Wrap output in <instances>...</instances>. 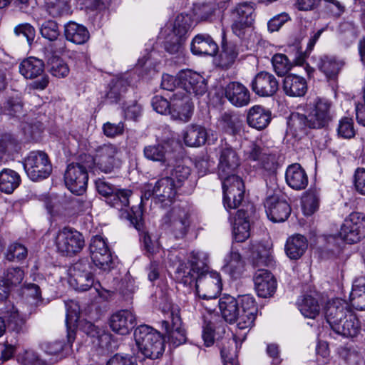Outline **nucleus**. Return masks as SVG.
<instances>
[{
	"label": "nucleus",
	"mask_w": 365,
	"mask_h": 365,
	"mask_svg": "<svg viewBox=\"0 0 365 365\" xmlns=\"http://www.w3.org/2000/svg\"><path fill=\"white\" fill-rule=\"evenodd\" d=\"M119 148L114 144L105 143L95 149V155L92 158L88 156L89 165L95 164L103 173H112L120 169L121 160L118 157Z\"/></svg>",
	"instance_id": "nucleus-4"
},
{
	"label": "nucleus",
	"mask_w": 365,
	"mask_h": 365,
	"mask_svg": "<svg viewBox=\"0 0 365 365\" xmlns=\"http://www.w3.org/2000/svg\"><path fill=\"white\" fill-rule=\"evenodd\" d=\"M218 125L223 132L234 135L240 131L242 121L237 113L225 112L218 120Z\"/></svg>",
	"instance_id": "nucleus-38"
},
{
	"label": "nucleus",
	"mask_w": 365,
	"mask_h": 365,
	"mask_svg": "<svg viewBox=\"0 0 365 365\" xmlns=\"http://www.w3.org/2000/svg\"><path fill=\"white\" fill-rule=\"evenodd\" d=\"M93 274L72 275L69 283L76 290L85 292L90 289L93 284Z\"/></svg>",
	"instance_id": "nucleus-54"
},
{
	"label": "nucleus",
	"mask_w": 365,
	"mask_h": 365,
	"mask_svg": "<svg viewBox=\"0 0 365 365\" xmlns=\"http://www.w3.org/2000/svg\"><path fill=\"white\" fill-rule=\"evenodd\" d=\"M225 96L236 107L247 106L250 102V93L247 88L239 82H230L225 88Z\"/></svg>",
	"instance_id": "nucleus-25"
},
{
	"label": "nucleus",
	"mask_w": 365,
	"mask_h": 365,
	"mask_svg": "<svg viewBox=\"0 0 365 365\" xmlns=\"http://www.w3.org/2000/svg\"><path fill=\"white\" fill-rule=\"evenodd\" d=\"M144 157L150 161L158 162L168 170L173 163L172 153L162 143L148 145L143 148Z\"/></svg>",
	"instance_id": "nucleus-26"
},
{
	"label": "nucleus",
	"mask_w": 365,
	"mask_h": 365,
	"mask_svg": "<svg viewBox=\"0 0 365 365\" xmlns=\"http://www.w3.org/2000/svg\"><path fill=\"white\" fill-rule=\"evenodd\" d=\"M190 46L192 52L195 55L215 56L218 51L215 41L206 34L195 36Z\"/></svg>",
	"instance_id": "nucleus-27"
},
{
	"label": "nucleus",
	"mask_w": 365,
	"mask_h": 365,
	"mask_svg": "<svg viewBox=\"0 0 365 365\" xmlns=\"http://www.w3.org/2000/svg\"><path fill=\"white\" fill-rule=\"evenodd\" d=\"M272 63L275 73L279 76L286 75L292 68V64L287 56L282 53L274 55Z\"/></svg>",
	"instance_id": "nucleus-55"
},
{
	"label": "nucleus",
	"mask_w": 365,
	"mask_h": 365,
	"mask_svg": "<svg viewBox=\"0 0 365 365\" xmlns=\"http://www.w3.org/2000/svg\"><path fill=\"white\" fill-rule=\"evenodd\" d=\"M344 63L336 57L323 55L318 58L317 67L322 72L328 80H335Z\"/></svg>",
	"instance_id": "nucleus-31"
},
{
	"label": "nucleus",
	"mask_w": 365,
	"mask_h": 365,
	"mask_svg": "<svg viewBox=\"0 0 365 365\" xmlns=\"http://www.w3.org/2000/svg\"><path fill=\"white\" fill-rule=\"evenodd\" d=\"M264 207L268 218L274 222H284L291 212V207L288 202L277 195L267 197Z\"/></svg>",
	"instance_id": "nucleus-20"
},
{
	"label": "nucleus",
	"mask_w": 365,
	"mask_h": 365,
	"mask_svg": "<svg viewBox=\"0 0 365 365\" xmlns=\"http://www.w3.org/2000/svg\"><path fill=\"white\" fill-rule=\"evenodd\" d=\"M94 264L88 258H81L74 263L70 269L71 276L93 274Z\"/></svg>",
	"instance_id": "nucleus-57"
},
{
	"label": "nucleus",
	"mask_w": 365,
	"mask_h": 365,
	"mask_svg": "<svg viewBox=\"0 0 365 365\" xmlns=\"http://www.w3.org/2000/svg\"><path fill=\"white\" fill-rule=\"evenodd\" d=\"M255 17V9L251 3L237 4L231 12L232 32L239 38H243L247 30L252 26Z\"/></svg>",
	"instance_id": "nucleus-11"
},
{
	"label": "nucleus",
	"mask_w": 365,
	"mask_h": 365,
	"mask_svg": "<svg viewBox=\"0 0 365 365\" xmlns=\"http://www.w3.org/2000/svg\"><path fill=\"white\" fill-rule=\"evenodd\" d=\"M75 339L76 331L74 330H68L67 331V343L61 340L44 341L41 344V347L48 354L56 355L60 353L68 354Z\"/></svg>",
	"instance_id": "nucleus-35"
},
{
	"label": "nucleus",
	"mask_w": 365,
	"mask_h": 365,
	"mask_svg": "<svg viewBox=\"0 0 365 365\" xmlns=\"http://www.w3.org/2000/svg\"><path fill=\"white\" fill-rule=\"evenodd\" d=\"M127 86L128 82L123 78L112 79L105 95V101L110 104L118 103L122 94L126 91Z\"/></svg>",
	"instance_id": "nucleus-44"
},
{
	"label": "nucleus",
	"mask_w": 365,
	"mask_h": 365,
	"mask_svg": "<svg viewBox=\"0 0 365 365\" xmlns=\"http://www.w3.org/2000/svg\"><path fill=\"white\" fill-rule=\"evenodd\" d=\"M91 165L72 163L67 166L64 180L68 190L78 195L83 194L86 189L88 175L87 169Z\"/></svg>",
	"instance_id": "nucleus-9"
},
{
	"label": "nucleus",
	"mask_w": 365,
	"mask_h": 365,
	"mask_svg": "<svg viewBox=\"0 0 365 365\" xmlns=\"http://www.w3.org/2000/svg\"><path fill=\"white\" fill-rule=\"evenodd\" d=\"M337 133L339 137L345 139H350L354 137L355 129L352 118L348 117L341 118L339 122Z\"/></svg>",
	"instance_id": "nucleus-62"
},
{
	"label": "nucleus",
	"mask_w": 365,
	"mask_h": 365,
	"mask_svg": "<svg viewBox=\"0 0 365 365\" xmlns=\"http://www.w3.org/2000/svg\"><path fill=\"white\" fill-rule=\"evenodd\" d=\"M250 87L257 96L270 97L277 92L279 81L272 73L260 71L252 80Z\"/></svg>",
	"instance_id": "nucleus-17"
},
{
	"label": "nucleus",
	"mask_w": 365,
	"mask_h": 365,
	"mask_svg": "<svg viewBox=\"0 0 365 365\" xmlns=\"http://www.w3.org/2000/svg\"><path fill=\"white\" fill-rule=\"evenodd\" d=\"M20 182V175L16 171L4 168L0 172V191L11 194L19 186Z\"/></svg>",
	"instance_id": "nucleus-42"
},
{
	"label": "nucleus",
	"mask_w": 365,
	"mask_h": 365,
	"mask_svg": "<svg viewBox=\"0 0 365 365\" xmlns=\"http://www.w3.org/2000/svg\"><path fill=\"white\" fill-rule=\"evenodd\" d=\"M350 301L356 309L365 310V276L359 277L354 281Z\"/></svg>",
	"instance_id": "nucleus-41"
},
{
	"label": "nucleus",
	"mask_w": 365,
	"mask_h": 365,
	"mask_svg": "<svg viewBox=\"0 0 365 365\" xmlns=\"http://www.w3.org/2000/svg\"><path fill=\"white\" fill-rule=\"evenodd\" d=\"M40 33L42 37L50 41L56 40L60 35L58 25L55 21H46L41 25Z\"/></svg>",
	"instance_id": "nucleus-60"
},
{
	"label": "nucleus",
	"mask_w": 365,
	"mask_h": 365,
	"mask_svg": "<svg viewBox=\"0 0 365 365\" xmlns=\"http://www.w3.org/2000/svg\"><path fill=\"white\" fill-rule=\"evenodd\" d=\"M19 68L20 73L25 78L34 79L41 76L39 80L31 83L33 88L43 90L48 86V77L43 75L44 63L43 61L35 57H29L21 62Z\"/></svg>",
	"instance_id": "nucleus-14"
},
{
	"label": "nucleus",
	"mask_w": 365,
	"mask_h": 365,
	"mask_svg": "<svg viewBox=\"0 0 365 365\" xmlns=\"http://www.w3.org/2000/svg\"><path fill=\"white\" fill-rule=\"evenodd\" d=\"M23 164L25 172L32 181L46 179L52 172V164L44 151H31L24 159Z\"/></svg>",
	"instance_id": "nucleus-5"
},
{
	"label": "nucleus",
	"mask_w": 365,
	"mask_h": 365,
	"mask_svg": "<svg viewBox=\"0 0 365 365\" xmlns=\"http://www.w3.org/2000/svg\"><path fill=\"white\" fill-rule=\"evenodd\" d=\"M238 56L237 46L234 43H227L222 46V51L220 55V65L224 68H228L232 66Z\"/></svg>",
	"instance_id": "nucleus-50"
},
{
	"label": "nucleus",
	"mask_w": 365,
	"mask_h": 365,
	"mask_svg": "<svg viewBox=\"0 0 365 365\" xmlns=\"http://www.w3.org/2000/svg\"><path fill=\"white\" fill-rule=\"evenodd\" d=\"M27 256V249L19 243H14L11 245L7 250L6 258L9 261H14V260H22L25 259Z\"/></svg>",
	"instance_id": "nucleus-64"
},
{
	"label": "nucleus",
	"mask_w": 365,
	"mask_h": 365,
	"mask_svg": "<svg viewBox=\"0 0 365 365\" xmlns=\"http://www.w3.org/2000/svg\"><path fill=\"white\" fill-rule=\"evenodd\" d=\"M164 221L168 225V230L175 239H182L187 235L190 227V214L185 208L175 207L165 216Z\"/></svg>",
	"instance_id": "nucleus-12"
},
{
	"label": "nucleus",
	"mask_w": 365,
	"mask_h": 365,
	"mask_svg": "<svg viewBox=\"0 0 365 365\" xmlns=\"http://www.w3.org/2000/svg\"><path fill=\"white\" fill-rule=\"evenodd\" d=\"M283 90L285 94L289 96H303L307 91V81L305 78L302 76L289 74L284 78Z\"/></svg>",
	"instance_id": "nucleus-32"
},
{
	"label": "nucleus",
	"mask_w": 365,
	"mask_h": 365,
	"mask_svg": "<svg viewBox=\"0 0 365 365\" xmlns=\"http://www.w3.org/2000/svg\"><path fill=\"white\" fill-rule=\"evenodd\" d=\"M130 222L134 225L135 228L140 232V239L143 240V244L146 252L153 255L159 250V246L157 242L153 241L150 235L143 230L144 222L142 217L141 212L134 213V215H130Z\"/></svg>",
	"instance_id": "nucleus-33"
},
{
	"label": "nucleus",
	"mask_w": 365,
	"mask_h": 365,
	"mask_svg": "<svg viewBox=\"0 0 365 365\" xmlns=\"http://www.w3.org/2000/svg\"><path fill=\"white\" fill-rule=\"evenodd\" d=\"M185 41V38L170 32L165 38V49L171 54L179 53Z\"/></svg>",
	"instance_id": "nucleus-59"
},
{
	"label": "nucleus",
	"mask_w": 365,
	"mask_h": 365,
	"mask_svg": "<svg viewBox=\"0 0 365 365\" xmlns=\"http://www.w3.org/2000/svg\"><path fill=\"white\" fill-rule=\"evenodd\" d=\"M218 175L222 181L223 203L229 210L237 208L242 202L245 185L242 180L235 174L240 165V158L228 144H222L219 151Z\"/></svg>",
	"instance_id": "nucleus-1"
},
{
	"label": "nucleus",
	"mask_w": 365,
	"mask_h": 365,
	"mask_svg": "<svg viewBox=\"0 0 365 365\" xmlns=\"http://www.w3.org/2000/svg\"><path fill=\"white\" fill-rule=\"evenodd\" d=\"M178 187L175 185L173 178L163 177L157 180L154 185L147 184L144 186L141 200H148L155 197L160 202H172L177 194Z\"/></svg>",
	"instance_id": "nucleus-8"
},
{
	"label": "nucleus",
	"mask_w": 365,
	"mask_h": 365,
	"mask_svg": "<svg viewBox=\"0 0 365 365\" xmlns=\"http://www.w3.org/2000/svg\"><path fill=\"white\" fill-rule=\"evenodd\" d=\"M218 307L222 317L230 324L235 322L240 312L239 302L237 299L230 296L224 295L219 299H217L210 307H205L209 312L215 311L216 307Z\"/></svg>",
	"instance_id": "nucleus-24"
},
{
	"label": "nucleus",
	"mask_w": 365,
	"mask_h": 365,
	"mask_svg": "<svg viewBox=\"0 0 365 365\" xmlns=\"http://www.w3.org/2000/svg\"><path fill=\"white\" fill-rule=\"evenodd\" d=\"M225 270L232 278H237L242 274L244 268V262L238 250L232 247L230 255L225 258Z\"/></svg>",
	"instance_id": "nucleus-43"
},
{
	"label": "nucleus",
	"mask_w": 365,
	"mask_h": 365,
	"mask_svg": "<svg viewBox=\"0 0 365 365\" xmlns=\"http://www.w3.org/2000/svg\"><path fill=\"white\" fill-rule=\"evenodd\" d=\"M269 257V247L260 242L253 243L249 247L248 259L255 267L267 265Z\"/></svg>",
	"instance_id": "nucleus-37"
},
{
	"label": "nucleus",
	"mask_w": 365,
	"mask_h": 365,
	"mask_svg": "<svg viewBox=\"0 0 365 365\" xmlns=\"http://www.w3.org/2000/svg\"><path fill=\"white\" fill-rule=\"evenodd\" d=\"M325 318L331 329L344 337H354L360 330L358 318L344 299L329 301L325 308Z\"/></svg>",
	"instance_id": "nucleus-2"
},
{
	"label": "nucleus",
	"mask_w": 365,
	"mask_h": 365,
	"mask_svg": "<svg viewBox=\"0 0 365 365\" xmlns=\"http://www.w3.org/2000/svg\"><path fill=\"white\" fill-rule=\"evenodd\" d=\"M136 324L135 314L129 309L119 310L110 318L111 329L120 335H126L134 328Z\"/></svg>",
	"instance_id": "nucleus-23"
},
{
	"label": "nucleus",
	"mask_w": 365,
	"mask_h": 365,
	"mask_svg": "<svg viewBox=\"0 0 365 365\" xmlns=\"http://www.w3.org/2000/svg\"><path fill=\"white\" fill-rule=\"evenodd\" d=\"M170 259L173 262V266L176 267V279L184 285L195 284L198 275L201 274L200 272L206 271L207 257L206 253L202 252H191L187 262L173 254L170 255Z\"/></svg>",
	"instance_id": "nucleus-3"
},
{
	"label": "nucleus",
	"mask_w": 365,
	"mask_h": 365,
	"mask_svg": "<svg viewBox=\"0 0 365 365\" xmlns=\"http://www.w3.org/2000/svg\"><path fill=\"white\" fill-rule=\"evenodd\" d=\"M66 324L67 331L74 330L76 322H78L80 316V307L78 304L74 302L66 304Z\"/></svg>",
	"instance_id": "nucleus-58"
},
{
	"label": "nucleus",
	"mask_w": 365,
	"mask_h": 365,
	"mask_svg": "<svg viewBox=\"0 0 365 365\" xmlns=\"http://www.w3.org/2000/svg\"><path fill=\"white\" fill-rule=\"evenodd\" d=\"M0 337L9 331L20 333L24 331L25 320L20 315L17 308L10 302L0 309Z\"/></svg>",
	"instance_id": "nucleus-15"
},
{
	"label": "nucleus",
	"mask_w": 365,
	"mask_h": 365,
	"mask_svg": "<svg viewBox=\"0 0 365 365\" xmlns=\"http://www.w3.org/2000/svg\"><path fill=\"white\" fill-rule=\"evenodd\" d=\"M64 35L66 40L79 45L85 43L90 38L87 28L74 21H69L65 24Z\"/></svg>",
	"instance_id": "nucleus-34"
},
{
	"label": "nucleus",
	"mask_w": 365,
	"mask_h": 365,
	"mask_svg": "<svg viewBox=\"0 0 365 365\" xmlns=\"http://www.w3.org/2000/svg\"><path fill=\"white\" fill-rule=\"evenodd\" d=\"M239 302V307L241 312H245L248 316H257V306L255 303V298L250 295L246 294L240 297L237 299Z\"/></svg>",
	"instance_id": "nucleus-61"
},
{
	"label": "nucleus",
	"mask_w": 365,
	"mask_h": 365,
	"mask_svg": "<svg viewBox=\"0 0 365 365\" xmlns=\"http://www.w3.org/2000/svg\"><path fill=\"white\" fill-rule=\"evenodd\" d=\"M193 26L194 20L192 16L188 14H180L175 17L171 32L187 39L188 33Z\"/></svg>",
	"instance_id": "nucleus-45"
},
{
	"label": "nucleus",
	"mask_w": 365,
	"mask_h": 365,
	"mask_svg": "<svg viewBox=\"0 0 365 365\" xmlns=\"http://www.w3.org/2000/svg\"><path fill=\"white\" fill-rule=\"evenodd\" d=\"M331 103L327 100L317 98L307 106V113L311 128L327 127L332 120Z\"/></svg>",
	"instance_id": "nucleus-13"
},
{
	"label": "nucleus",
	"mask_w": 365,
	"mask_h": 365,
	"mask_svg": "<svg viewBox=\"0 0 365 365\" xmlns=\"http://www.w3.org/2000/svg\"><path fill=\"white\" fill-rule=\"evenodd\" d=\"M156 340L148 341L138 347L139 351L145 357L156 359L163 356L165 351V342L161 334L155 337Z\"/></svg>",
	"instance_id": "nucleus-40"
},
{
	"label": "nucleus",
	"mask_w": 365,
	"mask_h": 365,
	"mask_svg": "<svg viewBox=\"0 0 365 365\" xmlns=\"http://www.w3.org/2000/svg\"><path fill=\"white\" fill-rule=\"evenodd\" d=\"M132 194L131 190L127 189L115 190L113 193L107 198V202L112 207L121 209L129 205V197Z\"/></svg>",
	"instance_id": "nucleus-51"
},
{
	"label": "nucleus",
	"mask_w": 365,
	"mask_h": 365,
	"mask_svg": "<svg viewBox=\"0 0 365 365\" xmlns=\"http://www.w3.org/2000/svg\"><path fill=\"white\" fill-rule=\"evenodd\" d=\"M186 145L190 147L200 146L210 140L208 133L204 127L200 125L188 126L183 134Z\"/></svg>",
	"instance_id": "nucleus-36"
},
{
	"label": "nucleus",
	"mask_w": 365,
	"mask_h": 365,
	"mask_svg": "<svg viewBox=\"0 0 365 365\" xmlns=\"http://www.w3.org/2000/svg\"><path fill=\"white\" fill-rule=\"evenodd\" d=\"M164 171L166 172V175H170L169 177L173 178L178 187L182 185L191 174V170L189 167L184 165H174V162L168 170L165 169Z\"/></svg>",
	"instance_id": "nucleus-49"
},
{
	"label": "nucleus",
	"mask_w": 365,
	"mask_h": 365,
	"mask_svg": "<svg viewBox=\"0 0 365 365\" xmlns=\"http://www.w3.org/2000/svg\"><path fill=\"white\" fill-rule=\"evenodd\" d=\"M197 282L195 284L196 294L205 300L217 301V297L222 290V282L220 274L217 272H208L207 265L206 271L200 272Z\"/></svg>",
	"instance_id": "nucleus-7"
},
{
	"label": "nucleus",
	"mask_w": 365,
	"mask_h": 365,
	"mask_svg": "<svg viewBox=\"0 0 365 365\" xmlns=\"http://www.w3.org/2000/svg\"><path fill=\"white\" fill-rule=\"evenodd\" d=\"M171 110L170 115L173 120L187 122L192 114L193 105L185 93L178 91L170 97Z\"/></svg>",
	"instance_id": "nucleus-18"
},
{
	"label": "nucleus",
	"mask_w": 365,
	"mask_h": 365,
	"mask_svg": "<svg viewBox=\"0 0 365 365\" xmlns=\"http://www.w3.org/2000/svg\"><path fill=\"white\" fill-rule=\"evenodd\" d=\"M49 72L53 76L63 78L69 73L67 63L61 58L53 56L48 61Z\"/></svg>",
	"instance_id": "nucleus-52"
},
{
	"label": "nucleus",
	"mask_w": 365,
	"mask_h": 365,
	"mask_svg": "<svg viewBox=\"0 0 365 365\" xmlns=\"http://www.w3.org/2000/svg\"><path fill=\"white\" fill-rule=\"evenodd\" d=\"M180 84L183 93H192L196 96H202L207 91V84L204 78L190 70L180 72Z\"/></svg>",
	"instance_id": "nucleus-19"
},
{
	"label": "nucleus",
	"mask_w": 365,
	"mask_h": 365,
	"mask_svg": "<svg viewBox=\"0 0 365 365\" xmlns=\"http://www.w3.org/2000/svg\"><path fill=\"white\" fill-rule=\"evenodd\" d=\"M91 259L96 267L104 271L113 268V261L105 240L99 235L93 237L90 244Z\"/></svg>",
	"instance_id": "nucleus-16"
},
{
	"label": "nucleus",
	"mask_w": 365,
	"mask_h": 365,
	"mask_svg": "<svg viewBox=\"0 0 365 365\" xmlns=\"http://www.w3.org/2000/svg\"><path fill=\"white\" fill-rule=\"evenodd\" d=\"M319 205V196L317 191L309 190L302 198V209L306 215L314 213Z\"/></svg>",
	"instance_id": "nucleus-53"
},
{
	"label": "nucleus",
	"mask_w": 365,
	"mask_h": 365,
	"mask_svg": "<svg viewBox=\"0 0 365 365\" xmlns=\"http://www.w3.org/2000/svg\"><path fill=\"white\" fill-rule=\"evenodd\" d=\"M82 329L86 334L93 339V344L103 349H109L112 335L108 331L90 322H85Z\"/></svg>",
	"instance_id": "nucleus-30"
},
{
	"label": "nucleus",
	"mask_w": 365,
	"mask_h": 365,
	"mask_svg": "<svg viewBox=\"0 0 365 365\" xmlns=\"http://www.w3.org/2000/svg\"><path fill=\"white\" fill-rule=\"evenodd\" d=\"M46 13L53 18L67 15L70 12V6L67 0H44Z\"/></svg>",
	"instance_id": "nucleus-46"
},
{
	"label": "nucleus",
	"mask_w": 365,
	"mask_h": 365,
	"mask_svg": "<svg viewBox=\"0 0 365 365\" xmlns=\"http://www.w3.org/2000/svg\"><path fill=\"white\" fill-rule=\"evenodd\" d=\"M307 114L292 113L289 118L287 123L294 132H299L304 130L307 128H311Z\"/></svg>",
	"instance_id": "nucleus-56"
},
{
	"label": "nucleus",
	"mask_w": 365,
	"mask_h": 365,
	"mask_svg": "<svg viewBox=\"0 0 365 365\" xmlns=\"http://www.w3.org/2000/svg\"><path fill=\"white\" fill-rule=\"evenodd\" d=\"M271 112L262 106H254L248 110L247 124L257 130H263L270 123Z\"/></svg>",
	"instance_id": "nucleus-29"
},
{
	"label": "nucleus",
	"mask_w": 365,
	"mask_h": 365,
	"mask_svg": "<svg viewBox=\"0 0 365 365\" xmlns=\"http://www.w3.org/2000/svg\"><path fill=\"white\" fill-rule=\"evenodd\" d=\"M162 327L165 330L169 344L173 347L179 346L187 341L186 331L182 327L181 319L178 314L171 313V322L163 321Z\"/></svg>",
	"instance_id": "nucleus-21"
},
{
	"label": "nucleus",
	"mask_w": 365,
	"mask_h": 365,
	"mask_svg": "<svg viewBox=\"0 0 365 365\" xmlns=\"http://www.w3.org/2000/svg\"><path fill=\"white\" fill-rule=\"evenodd\" d=\"M160 334L159 331L148 325H140L134 331L135 344L139 347L143 344H146L149 340H156L155 337Z\"/></svg>",
	"instance_id": "nucleus-48"
},
{
	"label": "nucleus",
	"mask_w": 365,
	"mask_h": 365,
	"mask_svg": "<svg viewBox=\"0 0 365 365\" xmlns=\"http://www.w3.org/2000/svg\"><path fill=\"white\" fill-rule=\"evenodd\" d=\"M57 252L66 257H71L79 253L85 246L83 235L71 227L60 229L55 237Z\"/></svg>",
	"instance_id": "nucleus-6"
},
{
	"label": "nucleus",
	"mask_w": 365,
	"mask_h": 365,
	"mask_svg": "<svg viewBox=\"0 0 365 365\" xmlns=\"http://www.w3.org/2000/svg\"><path fill=\"white\" fill-rule=\"evenodd\" d=\"M339 235L347 243L359 242L365 237V215L359 212L349 214L341 227Z\"/></svg>",
	"instance_id": "nucleus-10"
},
{
	"label": "nucleus",
	"mask_w": 365,
	"mask_h": 365,
	"mask_svg": "<svg viewBox=\"0 0 365 365\" xmlns=\"http://www.w3.org/2000/svg\"><path fill=\"white\" fill-rule=\"evenodd\" d=\"M287 185L294 190H301L308 185V177L305 170L298 163L289 165L285 173Z\"/></svg>",
	"instance_id": "nucleus-28"
},
{
	"label": "nucleus",
	"mask_w": 365,
	"mask_h": 365,
	"mask_svg": "<svg viewBox=\"0 0 365 365\" xmlns=\"http://www.w3.org/2000/svg\"><path fill=\"white\" fill-rule=\"evenodd\" d=\"M307 249V241L301 235H294L287 240L285 252L291 259L300 258Z\"/></svg>",
	"instance_id": "nucleus-39"
},
{
	"label": "nucleus",
	"mask_w": 365,
	"mask_h": 365,
	"mask_svg": "<svg viewBox=\"0 0 365 365\" xmlns=\"http://www.w3.org/2000/svg\"><path fill=\"white\" fill-rule=\"evenodd\" d=\"M24 276V273L21 269L19 267H11L6 269L2 279L11 288L13 286H17L21 284Z\"/></svg>",
	"instance_id": "nucleus-63"
},
{
	"label": "nucleus",
	"mask_w": 365,
	"mask_h": 365,
	"mask_svg": "<svg viewBox=\"0 0 365 365\" xmlns=\"http://www.w3.org/2000/svg\"><path fill=\"white\" fill-rule=\"evenodd\" d=\"M253 281L257 295L262 298L273 295L277 289V282L267 269L259 268L254 274Z\"/></svg>",
	"instance_id": "nucleus-22"
},
{
	"label": "nucleus",
	"mask_w": 365,
	"mask_h": 365,
	"mask_svg": "<svg viewBox=\"0 0 365 365\" xmlns=\"http://www.w3.org/2000/svg\"><path fill=\"white\" fill-rule=\"evenodd\" d=\"M299 309L305 317L310 319H315L321 310L318 300L310 295L304 296L302 301L299 302Z\"/></svg>",
	"instance_id": "nucleus-47"
}]
</instances>
